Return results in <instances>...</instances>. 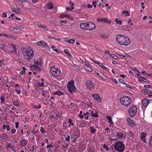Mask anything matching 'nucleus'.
I'll list each match as a JSON object with an SVG mask.
<instances>
[{
	"label": "nucleus",
	"mask_w": 152,
	"mask_h": 152,
	"mask_svg": "<svg viewBox=\"0 0 152 152\" xmlns=\"http://www.w3.org/2000/svg\"><path fill=\"white\" fill-rule=\"evenodd\" d=\"M120 102L123 105L127 107L131 103V99L128 96H123L121 98Z\"/></svg>",
	"instance_id": "f03ea898"
},
{
	"label": "nucleus",
	"mask_w": 152,
	"mask_h": 152,
	"mask_svg": "<svg viewBox=\"0 0 152 152\" xmlns=\"http://www.w3.org/2000/svg\"><path fill=\"white\" fill-rule=\"evenodd\" d=\"M70 136L69 135H67L66 136L65 138V140L67 141H70Z\"/></svg>",
	"instance_id": "79ce46f5"
},
{
	"label": "nucleus",
	"mask_w": 152,
	"mask_h": 152,
	"mask_svg": "<svg viewBox=\"0 0 152 152\" xmlns=\"http://www.w3.org/2000/svg\"><path fill=\"white\" fill-rule=\"evenodd\" d=\"M115 21L117 24H118L119 25H121L122 24V21L121 20H119L118 18H116Z\"/></svg>",
	"instance_id": "c756f323"
},
{
	"label": "nucleus",
	"mask_w": 152,
	"mask_h": 152,
	"mask_svg": "<svg viewBox=\"0 0 152 152\" xmlns=\"http://www.w3.org/2000/svg\"><path fill=\"white\" fill-rule=\"evenodd\" d=\"M144 87L146 88H149L152 89V86H151L149 85H145L144 86Z\"/></svg>",
	"instance_id": "a18cd8bd"
},
{
	"label": "nucleus",
	"mask_w": 152,
	"mask_h": 152,
	"mask_svg": "<svg viewBox=\"0 0 152 152\" xmlns=\"http://www.w3.org/2000/svg\"><path fill=\"white\" fill-rule=\"evenodd\" d=\"M68 146H69V145H68V144L67 143L66 144V145H62V147H63L64 148H66V149L67 148V147Z\"/></svg>",
	"instance_id": "e2e57ef3"
},
{
	"label": "nucleus",
	"mask_w": 152,
	"mask_h": 152,
	"mask_svg": "<svg viewBox=\"0 0 152 152\" xmlns=\"http://www.w3.org/2000/svg\"><path fill=\"white\" fill-rule=\"evenodd\" d=\"M86 85L88 88L92 90L94 89V86L93 84V83L90 81H87Z\"/></svg>",
	"instance_id": "1a4fd4ad"
},
{
	"label": "nucleus",
	"mask_w": 152,
	"mask_h": 152,
	"mask_svg": "<svg viewBox=\"0 0 152 152\" xmlns=\"http://www.w3.org/2000/svg\"><path fill=\"white\" fill-rule=\"evenodd\" d=\"M96 62V64H98L100 66L102 67L104 69L106 70L107 69V68L105 66H104L102 64L99 63L98 61Z\"/></svg>",
	"instance_id": "5701e85b"
},
{
	"label": "nucleus",
	"mask_w": 152,
	"mask_h": 152,
	"mask_svg": "<svg viewBox=\"0 0 152 152\" xmlns=\"http://www.w3.org/2000/svg\"><path fill=\"white\" fill-rule=\"evenodd\" d=\"M66 42L69 43L74 44L75 42V40L74 39H66Z\"/></svg>",
	"instance_id": "b1692460"
},
{
	"label": "nucleus",
	"mask_w": 152,
	"mask_h": 152,
	"mask_svg": "<svg viewBox=\"0 0 152 152\" xmlns=\"http://www.w3.org/2000/svg\"><path fill=\"white\" fill-rule=\"evenodd\" d=\"M86 23H82L80 24V26L81 28L87 30Z\"/></svg>",
	"instance_id": "aec40b11"
},
{
	"label": "nucleus",
	"mask_w": 152,
	"mask_h": 152,
	"mask_svg": "<svg viewBox=\"0 0 152 152\" xmlns=\"http://www.w3.org/2000/svg\"><path fill=\"white\" fill-rule=\"evenodd\" d=\"M139 77L142 79H143L144 80V82H145L149 83L150 82L149 80L146 79L145 78L141 76H139Z\"/></svg>",
	"instance_id": "f704fd0d"
},
{
	"label": "nucleus",
	"mask_w": 152,
	"mask_h": 152,
	"mask_svg": "<svg viewBox=\"0 0 152 152\" xmlns=\"http://www.w3.org/2000/svg\"><path fill=\"white\" fill-rule=\"evenodd\" d=\"M99 76L100 77H101L103 79H104V77H106L105 75L103 74L102 72H99Z\"/></svg>",
	"instance_id": "72a5a7b5"
},
{
	"label": "nucleus",
	"mask_w": 152,
	"mask_h": 152,
	"mask_svg": "<svg viewBox=\"0 0 152 152\" xmlns=\"http://www.w3.org/2000/svg\"><path fill=\"white\" fill-rule=\"evenodd\" d=\"M84 67L88 71L92 72L93 70L91 68L87 65H85Z\"/></svg>",
	"instance_id": "a878e982"
},
{
	"label": "nucleus",
	"mask_w": 152,
	"mask_h": 152,
	"mask_svg": "<svg viewBox=\"0 0 152 152\" xmlns=\"http://www.w3.org/2000/svg\"><path fill=\"white\" fill-rule=\"evenodd\" d=\"M137 108L134 105H132L129 110L128 112L129 115L133 117L137 113Z\"/></svg>",
	"instance_id": "423d86ee"
},
{
	"label": "nucleus",
	"mask_w": 152,
	"mask_h": 152,
	"mask_svg": "<svg viewBox=\"0 0 152 152\" xmlns=\"http://www.w3.org/2000/svg\"><path fill=\"white\" fill-rule=\"evenodd\" d=\"M40 151L39 152H45V150L43 149V148H40Z\"/></svg>",
	"instance_id": "774afa93"
},
{
	"label": "nucleus",
	"mask_w": 152,
	"mask_h": 152,
	"mask_svg": "<svg viewBox=\"0 0 152 152\" xmlns=\"http://www.w3.org/2000/svg\"><path fill=\"white\" fill-rule=\"evenodd\" d=\"M11 9L13 12H15L18 14H20V12L18 10L16 9L15 8H14L13 7L11 8Z\"/></svg>",
	"instance_id": "7c9ffc66"
},
{
	"label": "nucleus",
	"mask_w": 152,
	"mask_h": 152,
	"mask_svg": "<svg viewBox=\"0 0 152 152\" xmlns=\"http://www.w3.org/2000/svg\"><path fill=\"white\" fill-rule=\"evenodd\" d=\"M149 142L150 146L152 147V135L150 137Z\"/></svg>",
	"instance_id": "e433bc0d"
},
{
	"label": "nucleus",
	"mask_w": 152,
	"mask_h": 152,
	"mask_svg": "<svg viewBox=\"0 0 152 152\" xmlns=\"http://www.w3.org/2000/svg\"><path fill=\"white\" fill-rule=\"evenodd\" d=\"M28 142V140H26L25 139H22L20 141V143L21 146H25Z\"/></svg>",
	"instance_id": "dca6fc26"
},
{
	"label": "nucleus",
	"mask_w": 152,
	"mask_h": 152,
	"mask_svg": "<svg viewBox=\"0 0 152 152\" xmlns=\"http://www.w3.org/2000/svg\"><path fill=\"white\" fill-rule=\"evenodd\" d=\"M149 103V100L148 99H144L142 100V104L145 107H147Z\"/></svg>",
	"instance_id": "9b49d317"
},
{
	"label": "nucleus",
	"mask_w": 152,
	"mask_h": 152,
	"mask_svg": "<svg viewBox=\"0 0 152 152\" xmlns=\"http://www.w3.org/2000/svg\"><path fill=\"white\" fill-rule=\"evenodd\" d=\"M117 135L119 138H122L123 137V134L121 132H118L117 133Z\"/></svg>",
	"instance_id": "393cba45"
},
{
	"label": "nucleus",
	"mask_w": 152,
	"mask_h": 152,
	"mask_svg": "<svg viewBox=\"0 0 152 152\" xmlns=\"http://www.w3.org/2000/svg\"><path fill=\"white\" fill-rule=\"evenodd\" d=\"M128 124L132 127H133L134 125V123L133 121L131 120L130 119H128Z\"/></svg>",
	"instance_id": "6ab92c4d"
},
{
	"label": "nucleus",
	"mask_w": 152,
	"mask_h": 152,
	"mask_svg": "<svg viewBox=\"0 0 152 152\" xmlns=\"http://www.w3.org/2000/svg\"><path fill=\"white\" fill-rule=\"evenodd\" d=\"M114 148L118 151L123 152L124 149V145L122 142L118 141L115 144Z\"/></svg>",
	"instance_id": "7ed1b4c3"
},
{
	"label": "nucleus",
	"mask_w": 152,
	"mask_h": 152,
	"mask_svg": "<svg viewBox=\"0 0 152 152\" xmlns=\"http://www.w3.org/2000/svg\"><path fill=\"white\" fill-rule=\"evenodd\" d=\"M75 7H71V8L69 7H66V9L67 10H69V11H71L73 10H74L75 9Z\"/></svg>",
	"instance_id": "4c0bfd02"
},
{
	"label": "nucleus",
	"mask_w": 152,
	"mask_h": 152,
	"mask_svg": "<svg viewBox=\"0 0 152 152\" xmlns=\"http://www.w3.org/2000/svg\"><path fill=\"white\" fill-rule=\"evenodd\" d=\"M112 81L115 83L117 84L118 82V81L116 80L114 78H113L112 79Z\"/></svg>",
	"instance_id": "052dcab7"
},
{
	"label": "nucleus",
	"mask_w": 152,
	"mask_h": 152,
	"mask_svg": "<svg viewBox=\"0 0 152 152\" xmlns=\"http://www.w3.org/2000/svg\"><path fill=\"white\" fill-rule=\"evenodd\" d=\"M91 116L92 117H94L96 118H97L99 117V115H98L97 112H96L95 113H94V112L93 111H92L91 112Z\"/></svg>",
	"instance_id": "4be33fe9"
},
{
	"label": "nucleus",
	"mask_w": 152,
	"mask_h": 152,
	"mask_svg": "<svg viewBox=\"0 0 152 152\" xmlns=\"http://www.w3.org/2000/svg\"><path fill=\"white\" fill-rule=\"evenodd\" d=\"M26 51V55L29 57H32L34 55V51L33 50L31 49V48H26L25 49Z\"/></svg>",
	"instance_id": "6e6552de"
},
{
	"label": "nucleus",
	"mask_w": 152,
	"mask_h": 152,
	"mask_svg": "<svg viewBox=\"0 0 152 152\" xmlns=\"http://www.w3.org/2000/svg\"><path fill=\"white\" fill-rule=\"evenodd\" d=\"M8 49V48H7ZM9 48H8L9 49ZM10 49H9L8 50H7L6 51V52L7 53H16V51L15 48H9Z\"/></svg>",
	"instance_id": "2eb2a0df"
},
{
	"label": "nucleus",
	"mask_w": 152,
	"mask_h": 152,
	"mask_svg": "<svg viewBox=\"0 0 152 152\" xmlns=\"http://www.w3.org/2000/svg\"><path fill=\"white\" fill-rule=\"evenodd\" d=\"M109 55H110L111 56L112 58H115V59H117V58H118V57L116 56L113 54L112 55L111 54H109Z\"/></svg>",
	"instance_id": "864d4df0"
},
{
	"label": "nucleus",
	"mask_w": 152,
	"mask_h": 152,
	"mask_svg": "<svg viewBox=\"0 0 152 152\" xmlns=\"http://www.w3.org/2000/svg\"><path fill=\"white\" fill-rule=\"evenodd\" d=\"M7 147L8 148H12V146L11 144L8 143L7 144Z\"/></svg>",
	"instance_id": "3c124183"
},
{
	"label": "nucleus",
	"mask_w": 152,
	"mask_h": 152,
	"mask_svg": "<svg viewBox=\"0 0 152 152\" xmlns=\"http://www.w3.org/2000/svg\"><path fill=\"white\" fill-rule=\"evenodd\" d=\"M34 62L35 64L39 67H40L42 65L41 59L40 58L38 59H35L34 60Z\"/></svg>",
	"instance_id": "f8f14e48"
},
{
	"label": "nucleus",
	"mask_w": 152,
	"mask_h": 152,
	"mask_svg": "<svg viewBox=\"0 0 152 152\" xmlns=\"http://www.w3.org/2000/svg\"><path fill=\"white\" fill-rule=\"evenodd\" d=\"M50 72L52 75L54 77H57L60 76L61 74L60 70L57 69L54 67L52 66L50 68Z\"/></svg>",
	"instance_id": "20e7f679"
},
{
	"label": "nucleus",
	"mask_w": 152,
	"mask_h": 152,
	"mask_svg": "<svg viewBox=\"0 0 152 152\" xmlns=\"http://www.w3.org/2000/svg\"><path fill=\"white\" fill-rule=\"evenodd\" d=\"M10 39L16 40L17 39V37L15 36L10 35Z\"/></svg>",
	"instance_id": "37998d69"
},
{
	"label": "nucleus",
	"mask_w": 152,
	"mask_h": 152,
	"mask_svg": "<svg viewBox=\"0 0 152 152\" xmlns=\"http://www.w3.org/2000/svg\"><path fill=\"white\" fill-rule=\"evenodd\" d=\"M64 53L67 54L70 57L72 58V57L70 54L69 50H68L67 49H65L64 50Z\"/></svg>",
	"instance_id": "412c9836"
},
{
	"label": "nucleus",
	"mask_w": 152,
	"mask_h": 152,
	"mask_svg": "<svg viewBox=\"0 0 152 152\" xmlns=\"http://www.w3.org/2000/svg\"><path fill=\"white\" fill-rule=\"evenodd\" d=\"M102 22L104 23H107L110 24L111 23V21L110 20H108L107 18H103L102 19Z\"/></svg>",
	"instance_id": "f3484780"
},
{
	"label": "nucleus",
	"mask_w": 152,
	"mask_h": 152,
	"mask_svg": "<svg viewBox=\"0 0 152 152\" xmlns=\"http://www.w3.org/2000/svg\"><path fill=\"white\" fill-rule=\"evenodd\" d=\"M122 14H125L126 16H129L130 15L129 12L126 10H125L122 11Z\"/></svg>",
	"instance_id": "bb28decb"
},
{
	"label": "nucleus",
	"mask_w": 152,
	"mask_h": 152,
	"mask_svg": "<svg viewBox=\"0 0 152 152\" xmlns=\"http://www.w3.org/2000/svg\"><path fill=\"white\" fill-rule=\"evenodd\" d=\"M103 147L104 148H105L106 151H108L109 150V148H107V146L105 144H104L103 145Z\"/></svg>",
	"instance_id": "8fccbe9b"
},
{
	"label": "nucleus",
	"mask_w": 152,
	"mask_h": 152,
	"mask_svg": "<svg viewBox=\"0 0 152 152\" xmlns=\"http://www.w3.org/2000/svg\"><path fill=\"white\" fill-rule=\"evenodd\" d=\"M10 35L9 34H3L2 35L3 36L6 37H7V38H8L9 39H10Z\"/></svg>",
	"instance_id": "de8ad7c7"
},
{
	"label": "nucleus",
	"mask_w": 152,
	"mask_h": 152,
	"mask_svg": "<svg viewBox=\"0 0 152 152\" xmlns=\"http://www.w3.org/2000/svg\"><path fill=\"white\" fill-rule=\"evenodd\" d=\"M101 1V2H101L100 3H98V4H97V5L98 6H101V5H102V7H103V3H104V1H103V0H100Z\"/></svg>",
	"instance_id": "c03bdc74"
},
{
	"label": "nucleus",
	"mask_w": 152,
	"mask_h": 152,
	"mask_svg": "<svg viewBox=\"0 0 152 152\" xmlns=\"http://www.w3.org/2000/svg\"><path fill=\"white\" fill-rule=\"evenodd\" d=\"M141 72L142 74L146 75H147L148 73H146L145 72V70H142Z\"/></svg>",
	"instance_id": "680f3d73"
},
{
	"label": "nucleus",
	"mask_w": 152,
	"mask_h": 152,
	"mask_svg": "<svg viewBox=\"0 0 152 152\" xmlns=\"http://www.w3.org/2000/svg\"><path fill=\"white\" fill-rule=\"evenodd\" d=\"M5 61L3 60L0 61V67H1L2 65L4 64Z\"/></svg>",
	"instance_id": "a19ab883"
},
{
	"label": "nucleus",
	"mask_w": 152,
	"mask_h": 152,
	"mask_svg": "<svg viewBox=\"0 0 152 152\" xmlns=\"http://www.w3.org/2000/svg\"><path fill=\"white\" fill-rule=\"evenodd\" d=\"M18 29L21 30L23 29L24 28V27L23 26H18Z\"/></svg>",
	"instance_id": "338daca9"
},
{
	"label": "nucleus",
	"mask_w": 152,
	"mask_h": 152,
	"mask_svg": "<svg viewBox=\"0 0 152 152\" xmlns=\"http://www.w3.org/2000/svg\"><path fill=\"white\" fill-rule=\"evenodd\" d=\"M59 17H60L61 18H64L65 17V14H61V15L59 16Z\"/></svg>",
	"instance_id": "0e129e2a"
},
{
	"label": "nucleus",
	"mask_w": 152,
	"mask_h": 152,
	"mask_svg": "<svg viewBox=\"0 0 152 152\" xmlns=\"http://www.w3.org/2000/svg\"><path fill=\"white\" fill-rule=\"evenodd\" d=\"M1 102H3L4 101V99L2 96L1 97Z\"/></svg>",
	"instance_id": "69168bd1"
},
{
	"label": "nucleus",
	"mask_w": 152,
	"mask_h": 152,
	"mask_svg": "<svg viewBox=\"0 0 152 152\" xmlns=\"http://www.w3.org/2000/svg\"><path fill=\"white\" fill-rule=\"evenodd\" d=\"M6 129L7 131H9L10 129V127L9 126V124H7L6 125Z\"/></svg>",
	"instance_id": "bf43d9fd"
},
{
	"label": "nucleus",
	"mask_w": 152,
	"mask_h": 152,
	"mask_svg": "<svg viewBox=\"0 0 152 152\" xmlns=\"http://www.w3.org/2000/svg\"><path fill=\"white\" fill-rule=\"evenodd\" d=\"M40 132L42 133L45 132V131H44V128L42 126L41 127V129H40Z\"/></svg>",
	"instance_id": "5fc2aeb1"
},
{
	"label": "nucleus",
	"mask_w": 152,
	"mask_h": 152,
	"mask_svg": "<svg viewBox=\"0 0 152 152\" xmlns=\"http://www.w3.org/2000/svg\"><path fill=\"white\" fill-rule=\"evenodd\" d=\"M13 104L15 106L18 107L19 105L18 102L17 100H15L13 102Z\"/></svg>",
	"instance_id": "473e14b6"
},
{
	"label": "nucleus",
	"mask_w": 152,
	"mask_h": 152,
	"mask_svg": "<svg viewBox=\"0 0 152 152\" xmlns=\"http://www.w3.org/2000/svg\"><path fill=\"white\" fill-rule=\"evenodd\" d=\"M9 28L10 30L12 31H13L14 29H16V28L12 26L10 27Z\"/></svg>",
	"instance_id": "4d7b16f0"
},
{
	"label": "nucleus",
	"mask_w": 152,
	"mask_h": 152,
	"mask_svg": "<svg viewBox=\"0 0 152 152\" xmlns=\"http://www.w3.org/2000/svg\"><path fill=\"white\" fill-rule=\"evenodd\" d=\"M74 134L76 135V134H77V136L78 137H79L80 135V131L79 130H76L75 132V133H74Z\"/></svg>",
	"instance_id": "c9c22d12"
},
{
	"label": "nucleus",
	"mask_w": 152,
	"mask_h": 152,
	"mask_svg": "<svg viewBox=\"0 0 152 152\" xmlns=\"http://www.w3.org/2000/svg\"><path fill=\"white\" fill-rule=\"evenodd\" d=\"M92 96L94 98L95 100H96L97 102H101V99L100 98L99 96H98L97 94H93L92 95Z\"/></svg>",
	"instance_id": "ddd939ff"
},
{
	"label": "nucleus",
	"mask_w": 152,
	"mask_h": 152,
	"mask_svg": "<svg viewBox=\"0 0 152 152\" xmlns=\"http://www.w3.org/2000/svg\"><path fill=\"white\" fill-rule=\"evenodd\" d=\"M74 82L72 80V82H69L67 86L68 90L72 94L73 91H75L76 88L74 85Z\"/></svg>",
	"instance_id": "39448f33"
},
{
	"label": "nucleus",
	"mask_w": 152,
	"mask_h": 152,
	"mask_svg": "<svg viewBox=\"0 0 152 152\" xmlns=\"http://www.w3.org/2000/svg\"><path fill=\"white\" fill-rule=\"evenodd\" d=\"M98 3H99V1H97V2H96V1H93L92 2V4L93 5V6H94V7L95 8H96V4H98Z\"/></svg>",
	"instance_id": "ea45409f"
},
{
	"label": "nucleus",
	"mask_w": 152,
	"mask_h": 152,
	"mask_svg": "<svg viewBox=\"0 0 152 152\" xmlns=\"http://www.w3.org/2000/svg\"><path fill=\"white\" fill-rule=\"evenodd\" d=\"M69 4L71 6V7H74L73 6L74 5V3L73 2H72V1H69Z\"/></svg>",
	"instance_id": "13d9d810"
},
{
	"label": "nucleus",
	"mask_w": 152,
	"mask_h": 152,
	"mask_svg": "<svg viewBox=\"0 0 152 152\" xmlns=\"http://www.w3.org/2000/svg\"><path fill=\"white\" fill-rule=\"evenodd\" d=\"M34 108L39 109L41 107V105L40 104H39L38 106L34 105Z\"/></svg>",
	"instance_id": "6e6d98bb"
},
{
	"label": "nucleus",
	"mask_w": 152,
	"mask_h": 152,
	"mask_svg": "<svg viewBox=\"0 0 152 152\" xmlns=\"http://www.w3.org/2000/svg\"><path fill=\"white\" fill-rule=\"evenodd\" d=\"M36 44L37 45H40L41 47L44 46L45 47H46L48 46L47 44L42 41L37 42Z\"/></svg>",
	"instance_id": "9d476101"
},
{
	"label": "nucleus",
	"mask_w": 152,
	"mask_h": 152,
	"mask_svg": "<svg viewBox=\"0 0 152 152\" xmlns=\"http://www.w3.org/2000/svg\"><path fill=\"white\" fill-rule=\"evenodd\" d=\"M116 38L118 42L122 45L127 46L131 42L129 38L125 35H118L116 36Z\"/></svg>",
	"instance_id": "f257e3e1"
},
{
	"label": "nucleus",
	"mask_w": 152,
	"mask_h": 152,
	"mask_svg": "<svg viewBox=\"0 0 152 152\" xmlns=\"http://www.w3.org/2000/svg\"><path fill=\"white\" fill-rule=\"evenodd\" d=\"M32 66L34 67V68L36 71L38 70V71H40L41 70V69L40 68L38 67V66H37L34 65Z\"/></svg>",
	"instance_id": "2f4dec72"
},
{
	"label": "nucleus",
	"mask_w": 152,
	"mask_h": 152,
	"mask_svg": "<svg viewBox=\"0 0 152 152\" xmlns=\"http://www.w3.org/2000/svg\"><path fill=\"white\" fill-rule=\"evenodd\" d=\"M119 82L120 83H121L123 84H126V82L125 81L122 79H120L119 80Z\"/></svg>",
	"instance_id": "09e8293b"
},
{
	"label": "nucleus",
	"mask_w": 152,
	"mask_h": 152,
	"mask_svg": "<svg viewBox=\"0 0 152 152\" xmlns=\"http://www.w3.org/2000/svg\"><path fill=\"white\" fill-rule=\"evenodd\" d=\"M90 129L91 130V132L93 134L95 133L96 129L94 128L93 126L90 127Z\"/></svg>",
	"instance_id": "c85d7f7f"
},
{
	"label": "nucleus",
	"mask_w": 152,
	"mask_h": 152,
	"mask_svg": "<svg viewBox=\"0 0 152 152\" xmlns=\"http://www.w3.org/2000/svg\"><path fill=\"white\" fill-rule=\"evenodd\" d=\"M107 118L110 124H113V122L112 121V118L111 116L107 115Z\"/></svg>",
	"instance_id": "cd10ccee"
},
{
	"label": "nucleus",
	"mask_w": 152,
	"mask_h": 152,
	"mask_svg": "<svg viewBox=\"0 0 152 152\" xmlns=\"http://www.w3.org/2000/svg\"><path fill=\"white\" fill-rule=\"evenodd\" d=\"M87 30H91L94 29L96 26L92 22L86 23Z\"/></svg>",
	"instance_id": "0eeeda50"
},
{
	"label": "nucleus",
	"mask_w": 152,
	"mask_h": 152,
	"mask_svg": "<svg viewBox=\"0 0 152 152\" xmlns=\"http://www.w3.org/2000/svg\"><path fill=\"white\" fill-rule=\"evenodd\" d=\"M62 23H67V21L66 20H61L60 21V23H61V25H63V24Z\"/></svg>",
	"instance_id": "49530a36"
},
{
	"label": "nucleus",
	"mask_w": 152,
	"mask_h": 152,
	"mask_svg": "<svg viewBox=\"0 0 152 152\" xmlns=\"http://www.w3.org/2000/svg\"><path fill=\"white\" fill-rule=\"evenodd\" d=\"M126 86L128 88H134V87L130 85V84H126Z\"/></svg>",
	"instance_id": "58836bf2"
},
{
	"label": "nucleus",
	"mask_w": 152,
	"mask_h": 152,
	"mask_svg": "<svg viewBox=\"0 0 152 152\" xmlns=\"http://www.w3.org/2000/svg\"><path fill=\"white\" fill-rule=\"evenodd\" d=\"M37 85L39 87H42L44 85V83L43 82H42L41 83H38Z\"/></svg>",
	"instance_id": "603ef678"
},
{
	"label": "nucleus",
	"mask_w": 152,
	"mask_h": 152,
	"mask_svg": "<svg viewBox=\"0 0 152 152\" xmlns=\"http://www.w3.org/2000/svg\"><path fill=\"white\" fill-rule=\"evenodd\" d=\"M145 136L146 134L144 132H142L141 133V135L140 136V138L141 140L144 142H145Z\"/></svg>",
	"instance_id": "4468645a"
},
{
	"label": "nucleus",
	"mask_w": 152,
	"mask_h": 152,
	"mask_svg": "<svg viewBox=\"0 0 152 152\" xmlns=\"http://www.w3.org/2000/svg\"><path fill=\"white\" fill-rule=\"evenodd\" d=\"M47 7L48 9H51L53 8V4L49 2L47 4Z\"/></svg>",
	"instance_id": "a211bd4d"
}]
</instances>
